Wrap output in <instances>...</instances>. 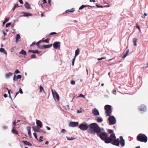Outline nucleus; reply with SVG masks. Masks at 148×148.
I'll return each mask as SVG.
<instances>
[{
    "mask_svg": "<svg viewBox=\"0 0 148 148\" xmlns=\"http://www.w3.org/2000/svg\"><path fill=\"white\" fill-rule=\"evenodd\" d=\"M11 23H8L5 25V27H9V26H10L11 25Z\"/></svg>",
    "mask_w": 148,
    "mask_h": 148,
    "instance_id": "45",
    "label": "nucleus"
},
{
    "mask_svg": "<svg viewBox=\"0 0 148 148\" xmlns=\"http://www.w3.org/2000/svg\"><path fill=\"white\" fill-rule=\"evenodd\" d=\"M106 116H109V117L110 116H111V112H110V111H106Z\"/></svg>",
    "mask_w": 148,
    "mask_h": 148,
    "instance_id": "32",
    "label": "nucleus"
},
{
    "mask_svg": "<svg viewBox=\"0 0 148 148\" xmlns=\"http://www.w3.org/2000/svg\"><path fill=\"white\" fill-rule=\"evenodd\" d=\"M20 38V36L19 34H18L16 35V37L15 42L17 43L18 42V40Z\"/></svg>",
    "mask_w": 148,
    "mask_h": 148,
    "instance_id": "27",
    "label": "nucleus"
},
{
    "mask_svg": "<svg viewBox=\"0 0 148 148\" xmlns=\"http://www.w3.org/2000/svg\"><path fill=\"white\" fill-rule=\"evenodd\" d=\"M66 138L68 140H73L75 139V138L72 137H69L67 136H66Z\"/></svg>",
    "mask_w": 148,
    "mask_h": 148,
    "instance_id": "35",
    "label": "nucleus"
},
{
    "mask_svg": "<svg viewBox=\"0 0 148 148\" xmlns=\"http://www.w3.org/2000/svg\"><path fill=\"white\" fill-rule=\"evenodd\" d=\"M51 90L54 99L56 101H59V97L56 91L54 90V91L52 88H51Z\"/></svg>",
    "mask_w": 148,
    "mask_h": 148,
    "instance_id": "4",
    "label": "nucleus"
},
{
    "mask_svg": "<svg viewBox=\"0 0 148 148\" xmlns=\"http://www.w3.org/2000/svg\"><path fill=\"white\" fill-rule=\"evenodd\" d=\"M14 73H15L16 74H18V73H20V71H19L18 70L16 69Z\"/></svg>",
    "mask_w": 148,
    "mask_h": 148,
    "instance_id": "47",
    "label": "nucleus"
},
{
    "mask_svg": "<svg viewBox=\"0 0 148 148\" xmlns=\"http://www.w3.org/2000/svg\"><path fill=\"white\" fill-rule=\"evenodd\" d=\"M111 106L108 105H106L104 107V109L106 111H110L111 110Z\"/></svg>",
    "mask_w": 148,
    "mask_h": 148,
    "instance_id": "15",
    "label": "nucleus"
},
{
    "mask_svg": "<svg viewBox=\"0 0 148 148\" xmlns=\"http://www.w3.org/2000/svg\"><path fill=\"white\" fill-rule=\"evenodd\" d=\"M103 131H104V129L101 128L96 123H92L89 125L88 132L89 133L98 134Z\"/></svg>",
    "mask_w": 148,
    "mask_h": 148,
    "instance_id": "1",
    "label": "nucleus"
},
{
    "mask_svg": "<svg viewBox=\"0 0 148 148\" xmlns=\"http://www.w3.org/2000/svg\"><path fill=\"white\" fill-rule=\"evenodd\" d=\"M108 132L109 134H112V133H113L114 132L112 130H109L108 131Z\"/></svg>",
    "mask_w": 148,
    "mask_h": 148,
    "instance_id": "53",
    "label": "nucleus"
},
{
    "mask_svg": "<svg viewBox=\"0 0 148 148\" xmlns=\"http://www.w3.org/2000/svg\"><path fill=\"white\" fill-rule=\"evenodd\" d=\"M71 84L72 85H74L75 84V82L73 80H72L71 82Z\"/></svg>",
    "mask_w": 148,
    "mask_h": 148,
    "instance_id": "51",
    "label": "nucleus"
},
{
    "mask_svg": "<svg viewBox=\"0 0 148 148\" xmlns=\"http://www.w3.org/2000/svg\"><path fill=\"white\" fill-rule=\"evenodd\" d=\"M19 53L20 54L25 55L27 53L26 51H25L23 49H22L21 51L19 52Z\"/></svg>",
    "mask_w": 148,
    "mask_h": 148,
    "instance_id": "30",
    "label": "nucleus"
},
{
    "mask_svg": "<svg viewBox=\"0 0 148 148\" xmlns=\"http://www.w3.org/2000/svg\"><path fill=\"white\" fill-rule=\"evenodd\" d=\"M79 49H77L75 51V57H76L79 53Z\"/></svg>",
    "mask_w": 148,
    "mask_h": 148,
    "instance_id": "34",
    "label": "nucleus"
},
{
    "mask_svg": "<svg viewBox=\"0 0 148 148\" xmlns=\"http://www.w3.org/2000/svg\"><path fill=\"white\" fill-rule=\"evenodd\" d=\"M120 138L121 139L120 140H124L123 138V137L122 136H121L120 137Z\"/></svg>",
    "mask_w": 148,
    "mask_h": 148,
    "instance_id": "63",
    "label": "nucleus"
},
{
    "mask_svg": "<svg viewBox=\"0 0 148 148\" xmlns=\"http://www.w3.org/2000/svg\"><path fill=\"white\" fill-rule=\"evenodd\" d=\"M78 125V122H71L69 124V126L70 127H75L77 126Z\"/></svg>",
    "mask_w": 148,
    "mask_h": 148,
    "instance_id": "10",
    "label": "nucleus"
},
{
    "mask_svg": "<svg viewBox=\"0 0 148 148\" xmlns=\"http://www.w3.org/2000/svg\"><path fill=\"white\" fill-rule=\"evenodd\" d=\"M51 0H48V3L49 4V5L50 6L51 5Z\"/></svg>",
    "mask_w": 148,
    "mask_h": 148,
    "instance_id": "60",
    "label": "nucleus"
},
{
    "mask_svg": "<svg viewBox=\"0 0 148 148\" xmlns=\"http://www.w3.org/2000/svg\"><path fill=\"white\" fill-rule=\"evenodd\" d=\"M53 47L56 49H59L60 48V42H55L53 44Z\"/></svg>",
    "mask_w": 148,
    "mask_h": 148,
    "instance_id": "9",
    "label": "nucleus"
},
{
    "mask_svg": "<svg viewBox=\"0 0 148 148\" xmlns=\"http://www.w3.org/2000/svg\"><path fill=\"white\" fill-rule=\"evenodd\" d=\"M120 143L121 146L122 147H123L125 146V140H122L120 141Z\"/></svg>",
    "mask_w": 148,
    "mask_h": 148,
    "instance_id": "29",
    "label": "nucleus"
},
{
    "mask_svg": "<svg viewBox=\"0 0 148 148\" xmlns=\"http://www.w3.org/2000/svg\"><path fill=\"white\" fill-rule=\"evenodd\" d=\"M18 92L21 94H23V92L22 91V89L21 88H19V91H18Z\"/></svg>",
    "mask_w": 148,
    "mask_h": 148,
    "instance_id": "50",
    "label": "nucleus"
},
{
    "mask_svg": "<svg viewBox=\"0 0 148 148\" xmlns=\"http://www.w3.org/2000/svg\"><path fill=\"white\" fill-rule=\"evenodd\" d=\"M36 43V42H33L30 45V46H32L33 45H34V44H35Z\"/></svg>",
    "mask_w": 148,
    "mask_h": 148,
    "instance_id": "61",
    "label": "nucleus"
},
{
    "mask_svg": "<svg viewBox=\"0 0 148 148\" xmlns=\"http://www.w3.org/2000/svg\"><path fill=\"white\" fill-rule=\"evenodd\" d=\"M89 127V125H87L86 124H81L79 126V128L82 131H84L88 130Z\"/></svg>",
    "mask_w": 148,
    "mask_h": 148,
    "instance_id": "7",
    "label": "nucleus"
},
{
    "mask_svg": "<svg viewBox=\"0 0 148 148\" xmlns=\"http://www.w3.org/2000/svg\"><path fill=\"white\" fill-rule=\"evenodd\" d=\"M38 47L40 49H44V45L41 46H38Z\"/></svg>",
    "mask_w": 148,
    "mask_h": 148,
    "instance_id": "43",
    "label": "nucleus"
},
{
    "mask_svg": "<svg viewBox=\"0 0 148 148\" xmlns=\"http://www.w3.org/2000/svg\"><path fill=\"white\" fill-rule=\"evenodd\" d=\"M104 131L101 132V133L97 134L98 136L102 140H104L105 139L108 137V135L107 133L103 132Z\"/></svg>",
    "mask_w": 148,
    "mask_h": 148,
    "instance_id": "5",
    "label": "nucleus"
},
{
    "mask_svg": "<svg viewBox=\"0 0 148 148\" xmlns=\"http://www.w3.org/2000/svg\"><path fill=\"white\" fill-rule=\"evenodd\" d=\"M75 57H74V58L73 59V60H72V66H73V65H74V62H75Z\"/></svg>",
    "mask_w": 148,
    "mask_h": 148,
    "instance_id": "40",
    "label": "nucleus"
},
{
    "mask_svg": "<svg viewBox=\"0 0 148 148\" xmlns=\"http://www.w3.org/2000/svg\"><path fill=\"white\" fill-rule=\"evenodd\" d=\"M66 131L64 129H62L60 131V133H64L66 132Z\"/></svg>",
    "mask_w": 148,
    "mask_h": 148,
    "instance_id": "41",
    "label": "nucleus"
},
{
    "mask_svg": "<svg viewBox=\"0 0 148 148\" xmlns=\"http://www.w3.org/2000/svg\"><path fill=\"white\" fill-rule=\"evenodd\" d=\"M106 59V57H102L101 58H98L97 59V60H101L103 59Z\"/></svg>",
    "mask_w": 148,
    "mask_h": 148,
    "instance_id": "38",
    "label": "nucleus"
},
{
    "mask_svg": "<svg viewBox=\"0 0 148 148\" xmlns=\"http://www.w3.org/2000/svg\"><path fill=\"white\" fill-rule=\"evenodd\" d=\"M22 142L25 145H29L30 146H31L32 145V144L28 141L25 140H23Z\"/></svg>",
    "mask_w": 148,
    "mask_h": 148,
    "instance_id": "24",
    "label": "nucleus"
},
{
    "mask_svg": "<svg viewBox=\"0 0 148 148\" xmlns=\"http://www.w3.org/2000/svg\"><path fill=\"white\" fill-rule=\"evenodd\" d=\"M46 127L47 128V129L48 130H50L51 129L48 126H46Z\"/></svg>",
    "mask_w": 148,
    "mask_h": 148,
    "instance_id": "64",
    "label": "nucleus"
},
{
    "mask_svg": "<svg viewBox=\"0 0 148 148\" xmlns=\"http://www.w3.org/2000/svg\"><path fill=\"white\" fill-rule=\"evenodd\" d=\"M116 138L115 134H111L110 136L109 137H107V138L104 140L105 142L106 143H112L114 139Z\"/></svg>",
    "mask_w": 148,
    "mask_h": 148,
    "instance_id": "3",
    "label": "nucleus"
},
{
    "mask_svg": "<svg viewBox=\"0 0 148 148\" xmlns=\"http://www.w3.org/2000/svg\"><path fill=\"white\" fill-rule=\"evenodd\" d=\"M33 135H34V137L35 138L36 140H38V138H37V136H36V134L35 133H33Z\"/></svg>",
    "mask_w": 148,
    "mask_h": 148,
    "instance_id": "48",
    "label": "nucleus"
},
{
    "mask_svg": "<svg viewBox=\"0 0 148 148\" xmlns=\"http://www.w3.org/2000/svg\"><path fill=\"white\" fill-rule=\"evenodd\" d=\"M25 7L28 9H31L30 5L27 2H26L24 4Z\"/></svg>",
    "mask_w": 148,
    "mask_h": 148,
    "instance_id": "19",
    "label": "nucleus"
},
{
    "mask_svg": "<svg viewBox=\"0 0 148 148\" xmlns=\"http://www.w3.org/2000/svg\"><path fill=\"white\" fill-rule=\"evenodd\" d=\"M82 112L81 111V108H80L79 110H78L77 111V113H81Z\"/></svg>",
    "mask_w": 148,
    "mask_h": 148,
    "instance_id": "49",
    "label": "nucleus"
},
{
    "mask_svg": "<svg viewBox=\"0 0 148 148\" xmlns=\"http://www.w3.org/2000/svg\"><path fill=\"white\" fill-rule=\"evenodd\" d=\"M95 120L98 123H101L103 121V119L98 116H97L95 117Z\"/></svg>",
    "mask_w": 148,
    "mask_h": 148,
    "instance_id": "13",
    "label": "nucleus"
},
{
    "mask_svg": "<svg viewBox=\"0 0 148 148\" xmlns=\"http://www.w3.org/2000/svg\"><path fill=\"white\" fill-rule=\"evenodd\" d=\"M0 52L3 53L4 54L7 55V51L5 50V49L3 48H0Z\"/></svg>",
    "mask_w": 148,
    "mask_h": 148,
    "instance_id": "21",
    "label": "nucleus"
},
{
    "mask_svg": "<svg viewBox=\"0 0 148 148\" xmlns=\"http://www.w3.org/2000/svg\"><path fill=\"white\" fill-rule=\"evenodd\" d=\"M56 33L55 32H51L50 34V35H53L54 34H56Z\"/></svg>",
    "mask_w": 148,
    "mask_h": 148,
    "instance_id": "59",
    "label": "nucleus"
},
{
    "mask_svg": "<svg viewBox=\"0 0 148 148\" xmlns=\"http://www.w3.org/2000/svg\"><path fill=\"white\" fill-rule=\"evenodd\" d=\"M96 6L97 8H103V7H105V6H100L99 5H96Z\"/></svg>",
    "mask_w": 148,
    "mask_h": 148,
    "instance_id": "46",
    "label": "nucleus"
},
{
    "mask_svg": "<svg viewBox=\"0 0 148 148\" xmlns=\"http://www.w3.org/2000/svg\"><path fill=\"white\" fill-rule=\"evenodd\" d=\"M23 13L24 14L23 15L24 16H32V14L29 12H23Z\"/></svg>",
    "mask_w": 148,
    "mask_h": 148,
    "instance_id": "17",
    "label": "nucleus"
},
{
    "mask_svg": "<svg viewBox=\"0 0 148 148\" xmlns=\"http://www.w3.org/2000/svg\"><path fill=\"white\" fill-rule=\"evenodd\" d=\"M52 45V44L50 45H44V49H46L51 47Z\"/></svg>",
    "mask_w": 148,
    "mask_h": 148,
    "instance_id": "31",
    "label": "nucleus"
},
{
    "mask_svg": "<svg viewBox=\"0 0 148 148\" xmlns=\"http://www.w3.org/2000/svg\"><path fill=\"white\" fill-rule=\"evenodd\" d=\"M139 110L143 113L146 112L147 110V108L146 106L144 105H141L138 108Z\"/></svg>",
    "mask_w": 148,
    "mask_h": 148,
    "instance_id": "8",
    "label": "nucleus"
},
{
    "mask_svg": "<svg viewBox=\"0 0 148 148\" xmlns=\"http://www.w3.org/2000/svg\"><path fill=\"white\" fill-rule=\"evenodd\" d=\"M92 114L95 116H98L99 115V113L98 110L96 108L92 109Z\"/></svg>",
    "mask_w": 148,
    "mask_h": 148,
    "instance_id": "12",
    "label": "nucleus"
},
{
    "mask_svg": "<svg viewBox=\"0 0 148 148\" xmlns=\"http://www.w3.org/2000/svg\"><path fill=\"white\" fill-rule=\"evenodd\" d=\"M133 40L134 46H136L137 45L136 42L138 41V39L136 38H134L133 39Z\"/></svg>",
    "mask_w": 148,
    "mask_h": 148,
    "instance_id": "28",
    "label": "nucleus"
},
{
    "mask_svg": "<svg viewBox=\"0 0 148 148\" xmlns=\"http://www.w3.org/2000/svg\"><path fill=\"white\" fill-rule=\"evenodd\" d=\"M36 124L37 127L39 128H41L42 127V123L39 120H37L36 121Z\"/></svg>",
    "mask_w": 148,
    "mask_h": 148,
    "instance_id": "16",
    "label": "nucleus"
},
{
    "mask_svg": "<svg viewBox=\"0 0 148 148\" xmlns=\"http://www.w3.org/2000/svg\"><path fill=\"white\" fill-rule=\"evenodd\" d=\"M129 52V50H127V51H126V53H125V55H126V56H127V55H128V53Z\"/></svg>",
    "mask_w": 148,
    "mask_h": 148,
    "instance_id": "58",
    "label": "nucleus"
},
{
    "mask_svg": "<svg viewBox=\"0 0 148 148\" xmlns=\"http://www.w3.org/2000/svg\"><path fill=\"white\" fill-rule=\"evenodd\" d=\"M72 10H67L65 11L64 13H67L69 12H73L75 11L74 9L73 8H72Z\"/></svg>",
    "mask_w": 148,
    "mask_h": 148,
    "instance_id": "26",
    "label": "nucleus"
},
{
    "mask_svg": "<svg viewBox=\"0 0 148 148\" xmlns=\"http://www.w3.org/2000/svg\"><path fill=\"white\" fill-rule=\"evenodd\" d=\"M10 91H11V90H8V93L9 94L10 97V98H11V99H12V98L10 96Z\"/></svg>",
    "mask_w": 148,
    "mask_h": 148,
    "instance_id": "54",
    "label": "nucleus"
},
{
    "mask_svg": "<svg viewBox=\"0 0 148 148\" xmlns=\"http://www.w3.org/2000/svg\"><path fill=\"white\" fill-rule=\"evenodd\" d=\"M12 74L10 72L6 73L5 75V78L7 79L9 78L12 75Z\"/></svg>",
    "mask_w": 148,
    "mask_h": 148,
    "instance_id": "25",
    "label": "nucleus"
},
{
    "mask_svg": "<svg viewBox=\"0 0 148 148\" xmlns=\"http://www.w3.org/2000/svg\"><path fill=\"white\" fill-rule=\"evenodd\" d=\"M33 130L35 132H40V130L39 128V127H33Z\"/></svg>",
    "mask_w": 148,
    "mask_h": 148,
    "instance_id": "22",
    "label": "nucleus"
},
{
    "mask_svg": "<svg viewBox=\"0 0 148 148\" xmlns=\"http://www.w3.org/2000/svg\"><path fill=\"white\" fill-rule=\"evenodd\" d=\"M87 7V6L86 5H82V6H81L79 8V10H81L84 7Z\"/></svg>",
    "mask_w": 148,
    "mask_h": 148,
    "instance_id": "36",
    "label": "nucleus"
},
{
    "mask_svg": "<svg viewBox=\"0 0 148 148\" xmlns=\"http://www.w3.org/2000/svg\"><path fill=\"white\" fill-rule=\"evenodd\" d=\"M112 93L113 94L115 95H116V90L115 89H113L112 91Z\"/></svg>",
    "mask_w": 148,
    "mask_h": 148,
    "instance_id": "37",
    "label": "nucleus"
},
{
    "mask_svg": "<svg viewBox=\"0 0 148 148\" xmlns=\"http://www.w3.org/2000/svg\"><path fill=\"white\" fill-rule=\"evenodd\" d=\"M8 128V127L7 126L4 125L3 126V128L4 129H6Z\"/></svg>",
    "mask_w": 148,
    "mask_h": 148,
    "instance_id": "62",
    "label": "nucleus"
},
{
    "mask_svg": "<svg viewBox=\"0 0 148 148\" xmlns=\"http://www.w3.org/2000/svg\"><path fill=\"white\" fill-rule=\"evenodd\" d=\"M49 40L48 39H45V40H42V42H46L47 43H48L49 42Z\"/></svg>",
    "mask_w": 148,
    "mask_h": 148,
    "instance_id": "42",
    "label": "nucleus"
},
{
    "mask_svg": "<svg viewBox=\"0 0 148 148\" xmlns=\"http://www.w3.org/2000/svg\"><path fill=\"white\" fill-rule=\"evenodd\" d=\"M78 97H83L84 99L86 98L85 95H84L82 94H80L78 96L76 97V98Z\"/></svg>",
    "mask_w": 148,
    "mask_h": 148,
    "instance_id": "33",
    "label": "nucleus"
},
{
    "mask_svg": "<svg viewBox=\"0 0 148 148\" xmlns=\"http://www.w3.org/2000/svg\"><path fill=\"white\" fill-rule=\"evenodd\" d=\"M31 58L32 59L36 58V55L35 54L32 55L31 56Z\"/></svg>",
    "mask_w": 148,
    "mask_h": 148,
    "instance_id": "44",
    "label": "nucleus"
},
{
    "mask_svg": "<svg viewBox=\"0 0 148 148\" xmlns=\"http://www.w3.org/2000/svg\"><path fill=\"white\" fill-rule=\"evenodd\" d=\"M27 130L28 132V134L29 136L30 137H31L32 134L31 133V127L29 126H28L27 127Z\"/></svg>",
    "mask_w": 148,
    "mask_h": 148,
    "instance_id": "18",
    "label": "nucleus"
},
{
    "mask_svg": "<svg viewBox=\"0 0 148 148\" xmlns=\"http://www.w3.org/2000/svg\"><path fill=\"white\" fill-rule=\"evenodd\" d=\"M39 89H40V92H41L42 91L44 90V89L43 88V87L41 86H40L39 87Z\"/></svg>",
    "mask_w": 148,
    "mask_h": 148,
    "instance_id": "39",
    "label": "nucleus"
},
{
    "mask_svg": "<svg viewBox=\"0 0 148 148\" xmlns=\"http://www.w3.org/2000/svg\"><path fill=\"white\" fill-rule=\"evenodd\" d=\"M21 76L20 75H18L17 76L14 75L13 77V80L14 81H15L19 79H21Z\"/></svg>",
    "mask_w": 148,
    "mask_h": 148,
    "instance_id": "14",
    "label": "nucleus"
},
{
    "mask_svg": "<svg viewBox=\"0 0 148 148\" xmlns=\"http://www.w3.org/2000/svg\"><path fill=\"white\" fill-rule=\"evenodd\" d=\"M11 132L12 133L14 134H18V132L17 131L15 130V126H14L13 127V128Z\"/></svg>",
    "mask_w": 148,
    "mask_h": 148,
    "instance_id": "23",
    "label": "nucleus"
},
{
    "mask_svg": "<svg viewBox=\"0 0 148 148\" xmlns=\"http://www.w3.org/2000/svg\"><path fill=\"white\" fill-rule=\"evenodd\" d=\"M126 56H126V55H125V54H123V55L121 57H122V58L124 59V58H126Z\"/></svg>",
    "mask_w": 148,
    "mask_h": 148,
    "instance_id": "52",
    "label": "nucleus"
},
{
    "mask_svg": "<svg viewBox=\"0 0 148 148\" xmlns=\"http://www.w3.org/2000/svg\"><path fill=\"white\" fill-rule=\"evenodd\" d=\"M9 20V18H7L5 19L4 21L6 23Z\"/></svg>",
    "mask_w": 148,
    "mask_h": 148,
    "instance_id": "55",
    "label": "nucleus"
},
{
    "mask_svg": "<svg viewBox=\"0 0 148 148\" xmlns=\"http://www.w3.org/2000/svg\"><path fill=\"white\" fill-rule=\"evenodd\" d=\"M18 1L21 4H23V3L22 0H18Z\"/></svg>",
    "mask_w": 148,
    "mask_h": 148,
    "instance_id": "57",
    "label": "nucleus"
},
{
    "mask_svg": "<svg viewBox=\"0 0 148 148\" xmlns=\"http://www.w3.org/2000/svg\"><path fill=\"white\" fill-rule=\"evenodd\" d=\"M137 139L138 141L146 143L147 141V137L145 135L143 134L140 133L137 136Z\"/></svg>",
    "mask_w": 148,
    "mask_h": 148,
    "instance_id": "2",
    "label": "nucleus"
},
{
    "mask_svg": "<svg viewBox=\"0 0 148 148\" xmlns=\"http://www.w3.org/2000/svg\"><path fill=\"white\" fill-rule=\"evenodd\" d=\"M108 120L109 122L110 125H114L116 123V119L113 116H111L109 117L108 119Z\"/></svg>",
    "mask_w": 148,
    "mask_h": 148,
    "instance_id": "6",
    "label": "nucleus"
},
{
    "mask_svg": "<svg viewBox=\"0 0 148 148\" xmlns=\"http://www.w3.org/2000/svg\"><path fill=\"white\" fill-rule=\"evenodd\" d=\"M28 51L29 52H31L33 53H37L39 54L40 53V51L38 50H29Z\"/></svg>",
    "mask_w": 148,
    "mask_h": 148,
    "instance_id": "20",
    "label": "nucleus"
},
{
    "mask_svg": "<svg viewBox=\"0 0 148 148\" xmlns=\"http://www.w3.org/2000/svg\"><path fill=\"white\" fill-rule=\"evenodd\" d=\"M114 140H113V141L111 143L115 145L116 146H119L120 143V140L118 139H115Z\"/></svg>",
    "mask_w": 148,
    "mask_h": 148,
    "instance_id": "11",
    "label": "nucleus"
},
{
    "mask_svg": "<svg viewBox=\"0 0 148 148\" xmlns=\"http://www.w3.org/2000/svg\"><path fill=\"white\" fill-rule=\"evenodd\" d=\"M16 120H15L13 123V125H14V126H15V125L16 124Z\"/></svg>",
    "mask_w": 148,
    "mask_h": 148,
    "instance_id": "56",
    "label": "nucleus"
}]
</instances>
